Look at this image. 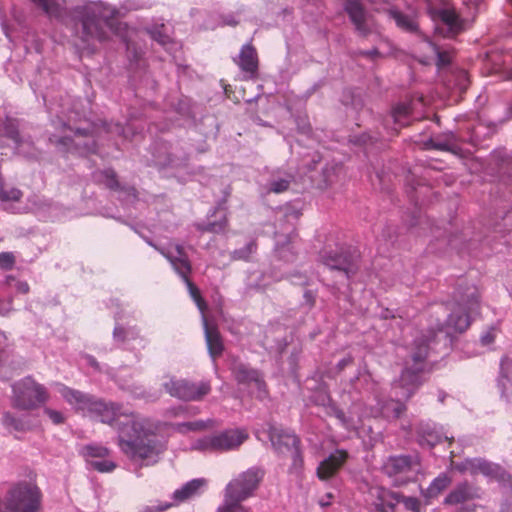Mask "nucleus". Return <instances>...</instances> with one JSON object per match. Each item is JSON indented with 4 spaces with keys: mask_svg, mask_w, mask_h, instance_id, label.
Instances as JSON below:
<instances>
[{
    "mask_svg": "<svg viewBox=\"0 0 512 512\" xmlns=\"http://www.w3.org/2000/svg\"><path fill=\"white\" fill-rule=\"evenodd\" d=\"M81 453L86 458V461L89 464V461L92 459H100L107 457L109 454V450L102 445L89 444L82 448Z\"/></svg>",
    "mask_w": 512,
    "mask_h": 512,
    "instance_id": "nucleus-31",
    "label": "nucleus"
},
{
    "mask_svg": "<svg viewBox=\"0 0 512 512\" xmlns=\"http://www.w3.org/2000/svg\"><path fill=\"white\" fill-rule=\"evenodd\" d=\"M224 90H225L226 94L230 93V90H228V87H225Z\"/></svg>",
    "mask_w": 512,
    "mask_h": 512,
    "instance_id": "nucleus-64",
    "label": "nucleus"
},
{
    "mask_svg": "<svg viewBox=\"0 0 512 512\" xmlns=\"http://www.w3.org/2000/svg\"><path fill=\"white\" fill-rule=\"evenodd\" d=\"M15 264V256L12 252L0 253V269L10 270Z\"/></svg>",
    "mask_w": 512,
    "mask_h": 512,
    "instance_id": "nucleus-44",
    "label": "nucleus"
},
{
    "mask_svg": "<svg viewBox=\"0 0 512 512\" xmlns=\"http://www.w3.org/2000/svg\"><path fill=\"white\" fill-rule=\"evenodd\" d=\"M130 392L136 398H146L145 391L140 387H135V388L131 389Z\"/></svg>",
    "mask_w": 512,
    "mask_h": 512,
    "instance_id": "nucleus-58",
    "label": "nucleus"
},
{
    "mask_svg": "<svg viewBox=\"0 0 512 512\" xmlns=\"http://www.w3.org/2000/svg\"><path fill=\"white\" fill-rule=\"evenodd\" d=\"M163 387L172 396L187 401L192 398V387L188 381L175 377L163 382Z\"/></svg>",
    "mask_w": 512,
    "mask_h": 512,
    "instance_id": "nucleus-27",
    "label": "nucleus"
},
{
    "mask_svg": "<svg viewBox=\"0 0 512 512\" xmlns=\"http://www.w3.org/2000/svg\"><path fill=\"white\" fill-rule=\"evenodd\" d=\"M151 34V38L155 41H157L159 44L161 45H165L168 41V37L163 35L161 32L159 31H151L150 32Z\"/></svg>",
    "mask_w": 512,
    "mask_h": 512,
    "instance_id": "nucleus-52",
    "label": "nucleus"
},
{
    "mask_svg": "<svg viewBox=\"0 0 512 512\" xmlns=\"http://www.w3.org/2000/svg\"><path fill=\"white\" fill-rule=\"evenodd\" d=\"M30 1L49 17L56 18L64 24L79 23V49L92 52L96 49V43H103L110 39V35H115L126 44L131 60L138 61L144 54L142 48L136 47L131 39L127 26L117 21V18L124 17L127 12L139 9V5L133 1H125L117 9L102 1L83 0L69 10L63 7L60 0Z\"/></svg>",
    "mask_w": 512,
    "mask_h": 512,
    "instance_id": "nucleus-2",
    "label": "nucleus"
},
{
    "mask_svg": "<svg viewBox=\"0 0 512 512\" xmlns=\"http://www.w3.org/2000/svg\"><path fill=\"white\" fill-rule=\"evenodd\" d=\"M400 502H402L405 508L411 512H421V502L416 497H406L402 494Z\"/></svg>",
    "mask_w": 512,
    "mask_h": 512,
    "instance_id": "nucleus-42",
    "label": "nucleus"
},
{
    "mask_svg": "<svg viewBox=\"0 0 512 512\" xmlns=\"http://www.w3.org/2000/svg\"><path fill=\"white\" fill-rule=\"evenodd\" d=\"M410 114L411 107L409 104L406 103H400L396 105L392 111V117L394 119V122L402 126L405 125V123L402 120L406 119Z\"/></svg>",
    "mask_w": 512,
    "mask_h": 512,
    "instance_id": "nucleus-35",
    "label": "nucleus"
},
{
    "mask_svg": "<svg viewBox=\"0 0 512 512\" xmlns=\"http://www.w3.org/2000/svg\"><path fill=\"white\" fill-rule=\"evenodd\" d=\"M194 304L200 311L208 352L213 359L220 357L224 350V344L218 325L211 315L206 301L201 296L200 290L194 285Z\"/></svg>",
    "mask_w": 512,
    "mask_h": 512,
    "instance_id": "nucleus-7",
    "label": "nucleus"
},
{
    "mask_svg": "<svg viewBox=\"0 0 512 512\" xmlns=\"http://www.w3.org/2000/svg\"><path fill=\"white\" fill-rule=\"evenodd\" d=\"M344 10L354 25L356 32L360 36L367 37L371 34V17L367 13L365 7L360 3V1L346 0L344 3Z\"/></svg>",
    "mask_w": 512,
    "mask_h": 512,
    "instance_id": "nucleus-18",
    "label": "nucleus"
},
{
    "mask_svg": "<svg viewBox=\"0 0 512 512\" xmlns=\"http://www.w3.org/2000/svg\"><path fill=\"white\" fill-rule=\"evenodd\" d=\"M479 497V489L467 481L456 485L444 499L446 505H458Z\"/></svg>",
    "mask_w": 512,
    "mask_h": 512,
    "instance_id": "nucleus-24",
    "label": "nucleus"
},
{
    "mask_svg": "<svg viewBox=\"0 0 512 512\" xmlns=\"http://www.w3.org/2000/svg\"><path fill=\"white\" fill-rule=\"evenodd\" d=\"M219 426V422L214 419H208L206 421H194L193 427L194 431H202V430H210Z\"/></svg>",
    "mask_w": 512,
    "mask_h": 512,
    "instance_id": "nucleus-45",
    "label": "nucleus"
},
{
    "mask_svg": "<svg viewBox=\"0 0 512 512\" xmlns=\"http://www.w3.org/2000/svg\"><path fill=\"white\" fill-rule=\"evenodd\" d=\"M290 179H276L269 183L268 192L282 193L290 187Z\"/></svg>",
    "mask_w": 512,
    "mask_h": 512,
    "instance_id": "nucleus-39",
    "label": "nucleus"
},
{
    "mask_svg": "<svg viewBox=\"0 0 512 512\" xmlns=\"http://www.w3.org/2000/svg\"><path fill=\"white\" fill-rule=\"evenodd\" d=\"M418 468V457L410 455L390 456L383 465L384 473L393 479L396 487L406 485L411 480L409 474L416 472Z\"/></svg>",
    "mask_w": 512,
    "mask_h": 512,
    "instance_id": "nucleus-10",
    "label": "nucleus"
},
{
    "mask_svg": "<svg viewBox=\"0 0 512 512\" xmlns=\"http://www.w3.org/2000/svg\"><path fill=\"white\" fill-rule=\"evenodd\" d=\"M386 14L389 19L393 20L400 30L406 33H418L419 32V24L416 20V17L410 14H406L400 11L397 7H391L387 9Z\"/></svg>",
    "mask_w": 512,
    "mask_h": 512,
    "instance_id": "nucleus-25",
    "label": "nucleus"
},
{
    "mask_svg": "<svg viewBox=\"0 0 512 512\" xmlns=\"http://www.w3.org/2000/svg\"><path fill=\"white\" fill-rule=\"evenodd\" d=\"M207 487V480L204 478L194 479V495Z\"/></svg>",
    "mask_w": 512,
    "mask_h": 512,
    "instance_id": "nucleus-55",
    "label": "nucleus"
},
{
    "mask_svg": "<svg viewBox=\"0 0 512 512\" xmlns=\"http://www.w3.org/2000/svg\"><path fill=\"white\" fill-rule=\"evenodd\" d=\"M304 298L310 304V306L314 305V303H315V295L311 291H306L304 293Z\"/></svg>",
    "mask_w": 512,
    "mask_h": 512,
    "instance_id": "nucleus-59",
    "label": "nucleus"
},
{
    "mask_svg": "<svg viewBox=\"0 0 512 512\" xmlns=\"http://www.w3.org/2000/svg\"><path fill=\"white\" fill-rule=\"evenodd\" d=\"M44 413L48 416V418L51 420V422L55 425L62 424L65 421V416L60 411L53 410L51 408H45Z\"/></svg>",
    "mask_w": 512,
    "mask_h": 512,
    "instance_id": "nucleus-46",
    "label": "nucleus"
},
{
    "mask_svg": "<svg viewBox=\"0 0 512 512\" xmlns=\"http://www.w3.org/2000/svg\"><path fill=\"white\" fill-rule=\"evenodd\" d=\"M478 474H482L498 481H504L507 476L505 470L501 466L484 459L475 458L473 459L472 475Z\"/></svg>",
    "mask_w": 512,
    "mask_h": 512,
    "instance_id": "nucleus-26",
    "label": "nucleus"
},
{
    "mask_svg": "<svg viewBox=\"0 0 512 512\" xmlns=\"http://www.w3.org/2000/svg\"><path fill=\"white\" fill-rule=\"evenodd\" d=\"M494 339H495V330L494 329H490L488 332H486L481 337V342L484 345H489V344L494 342Z\"/></svg>",
    "mask_w": 512,
    "mask_h": 512,
    "instance_id": "nucleus-53",
    "label": "nucleus"
},
{
    "mask_svg": "<svg viewBox=\"0 0 512 512\" xmlns=\"http://www.w3.org/2000/svg\"><path fill=\"white\" fill-rule=\"evenodd\" d=\"M82 360H83V362H84L85 364H87V365L91 366V367H92V368H94L95 370L100 369V368H99V364H98V362L96 361V359H95L93 356H91V355H84V356L82 357Z\"/></svg>",
    "mask_w": 512,
    "mask_h": 512,
    "instance_id": "nucleus-56",
    "label": "nucleus"
},
{
    "mask_svg": "<svg viewBox=\"0 0 512 512\" xmlns=\"http://www.w3.org/2000/svg\"><path fill=\"white\" fill-rule=\"evenodd\" d=\"M256 249V241H250L244 248L235 250L232 254V258L234 260H248L250 256L256 251Z\"/></svg>",
    "mask_w": 512,
    "mask_h": 512,
    "instance_id": "nucleus-36",
    "label": "nucleus"
},
{
    "mask_svg": "<svg viewBox=\"0 0 512 512\" xmlns=\"http://www.w3.org/2000/svg\"><path fill=\"white\" fill-rule=\"evenodd\" d=\"M392 405H393V408H392L393 416L395 418H399L406 411L405 404H403L401 402H398V401L397 402H392Z\"/></svg>",
    "mask_w": 512,
    "mask_h": 512,
    "instance_id": "nucleus-51",
    "label": "nucleus"
},
{
    "mask_svg": "<svg viewBox=\"0 0 512 512\" xmlns=\"http://www.w3.org/2000/svg\"><path fill=\"white\" fill-rule=\"evenodd\" d=\"M451 482V478L447 474L442 473L431 482L429 487L423 493V496L425 498H436L451 484Z\"/></svg>",
    "mask_w": 512,
    "mask_h": 512,
    "instance_id": "nucleus-29",
    "label": "nucleus"
},
{
    "mask_svg": "<svg viewBox=\"0 0 512 512\" xmlns=\"http://www.w3.org/2000/svg\"><path fill=\"white\" fill-rule=\"evenodd\" d=\"M224 90H225L226 94L230 93V90H228V87H225Z\"/></svg>",
    "mask_w": 512,
    "mask_h": 512,
    "instance_id": "nucleus-63",
    "label": "nucleus"
},
{
    "mask_svg": "<svg viewBox=\"0 0 512 512\" xmlns=\"http://www.w3.org/2000/svg\"><path fill=\"white\" fill-rule=\"evenodd\" d=\"M235 64L244 73L246 80H254L259 75V57L256 48L251 42L244 44L237 58L234 59Z\"/></svg>",
    "mask_w": 512,
    "mask_h": 512,
    "instance_id": "nucleus-19",
    "label": "nucleus"
},
{
    "mask_svg": "<svg viewBox=\"0 0 512 512\" xmlns=\"http://www.w3.org/2000/svg\"><path fill=\"white\" fill-rule=\"evenodd\" d=\"M231 371L238 384L255 385L258 399L262 400L268 396L267 384L257 369L242 362H234Z\"/></svg>",
    "mask_w": 512,
    "mask_h": 512,
    "instance_id": "nucleus-16",
    "label": "nucleus"
},
{
    "mask_svg": "<svg viewBox=\"0 0 512 512\" xmlns=\"http://www.w3.org/2000/svg\"><path fill=\"white\" fill-rule=\"evenodd\" d=\"M113 339L127 349L135 351L144 349L148 344V340L140 334V330L136 326L122 327L117 324L113 330Z\"/></svg>",
    "mask_w": 512,
    "mask_h": 512,
    "instance_id": "nucleus-20",
    "label": "nucleus"
},
{
    "mask_svg": "<svg viewBox=\"0 0 512 512\" xmlns=\"http://www.w3.org/2000/svg\"><path fill=\"white\" fill-rule=\"evenodd\" d=\"M211 391V384L209 381H201L194 387V401L202 400Z\"/></svg>",
    "mask_w": 512,
    "mask_h": 512,
    "instance_id": "nucleus-41",
    "label": "nucleus"
},
{
    "mask_svg": "<svg viewBox=\"0 0 512 512\" xmlns=\"http://www.w3.org/2000/svg\"><path fill=\"white\" fill-rule=\"evenodd\" d=\"M427 146L429 148L439 150V151H449L450 145L447 142H439L435 140H431L429 143H427Z\"/></svg>",
    "mask_w": 512,
    "mask_h": 512,
    "instance_id": "nucleus-49",
    "label": "nucleus"
},
{
    "mask_svg": "<svg viewBox=\"0 0 512 512\" xmlns=\"http://www.w3.org/2000/svg\"><path fill=\"white\" fill-rule=\"evenodd\" d=\"M55 128L60 127L63 135L53 134L49 137V141L62 152H75L80 155L96 152V144L92 137L85 134V130L76 129L75 131L68 126L62 119L53 121Z\"/></svg>",
    "mask_w": 512,
    "mask_h": 512,
    "instance_id": "nucleus-4",
    "label": "nucleus"
},
{
    "mask_svg": "<svg viewBox=\"0 0 512 512\" xmlns=\"http://www.w3.org/2000/svg\"><path fill=\"white\" fill-rule=\"evenodd\" d=\"M246 499L225 498L217 512H251V508L242 505Z\"/></svg>",
    "mask_w": 512,
    "mask_h": 512,
    "instance_id": "nucleus-32",
    "label": "nucleus"
},
{
    "mask_svg": "<svg viewBox=\"0 0 512 512\" xmlns=\"http://www.w3.org/2000/svg\"><path fill=\"white\" fill-rule=\"evenodd\" d=\"M27 210L43 221H62L72 217L70 209L38 196L28 200Z\"/></svg>",
    "mask_w": 512,
    "mask_h": 512,
    "instance_id": "nucleus-13",
    "label": "nucleus"
},
{
    "mask_svg": "<svg viewBox=\"0 0 512 512\" xmlns=\"http://www.w3.org/2000/svg\"><path fill=\"white\" fill-rule=\"evenodd\" d=\"M361 54L363 56L371 58V59H375L377 57H381V53L379 52V50L377 48H373V49L368 50V51H363V52H361Z\"/></svg>",
    "mask_w": 512,
    "mask_h": 512,
    "instance_id": "nucleus-57",
    "label": "nucleus"
},
{
    "mask_svg": "<svg viewBox=\"0 0 512 512\" xmlns=\"http://www.w3.org/2000/svg\"><path fill=\"white\" fill-rule=\"evenodd\" d=\"M0 137L5 138L11 145L15 152L27 158L36 156L31 137L24 132H19L18 123L15 120L7 119L0 127Z\"/></svg>",
    "mask_w": 512,
    "mask_h": 512,
    "instance_id": "nucleus-12",
    "label": "nucleus"
},
{
    "mask_svg": "<svg viewBox=\"0 0 512 512\" xmlns=\"http://www.w3.org/2000/svg\"><path fill=\"white\" fill-rule=\"evenodd\" d=\"M159 251L169 260L175 272L185 282L187 291L192 297L191 265L184 247L175 244L168 249H160Z\"/></svg>",
    "mask_w": 512,
    "mask_h": 512,
    "instance_id": "nucleus-14",
    "label": "nucleus"
},
{
    "mask_svg": "<svg viewBox=\"0 0 512 512\" xmlns=\"http://www.w3.org/2000/svg\"><path fill=\"white\" fill-rule=\"evenodd\" d=\"M248 434L241 429H229L221 433L199 438L194 444V449L229 451L237 449L246 439Z\"/></svg>",
    "mask_w": 512,
    "mask_h": 512,
    "instance_id": "nucleus-9",
    "label": "nucleus"
},
{
    "mask_svg": "<svg viewBox=\"0 0 512 512\" xmlns=\"http://www.w3.org/2000/svg\"><path fill=\"white\" fill-rule=\"evenodd\" d=\"M95 179L103 182L110 189H118L119 183L116 179V174L111 169L99 171L94 175Z\"/></svg>",
    "mask_w": 512,
    "mask_h": 512,
    "instance_id": "nucleus-33",
    "label": "nucleus"
},
{
    "mask_svg": "<svg viewBox=\"0 0 512 512\" xmlns=\"http://www.w3.org/2000/svg\"><path fill=\"white\" fill-rule=\"evenodd\" d=\"M455 468L461 473H469L472 475L473 459H466L461 463L455 464Z\"/></svg>",
    "mask_w": 512,
    "mask_h": 512,
    "instance_id": "nucleus-48",
    "label": "nucleus"
},
{
    "mask_svg": "<svg viewBox=\"0 0 512 512\" xmlns=\"http://www.w3.org/2000/svg\"><path fill=\"white\" fill-rule=\"evenodd\" d=\"M1 422L9 432H22L29 429L26 422L14 417L10 412H5L2 415Z\"/></svg>",
    "mask_w": 512,
    "mask_h": 512,
    "instance_id": "nucleus-30",
    "label": "nucleus"
},
{
    "mask_svg": "<svg viewBox=\"0 0 512 512\" xmlns=\"http://www.w3.org/2000/svg\"><path fill=\"white\" fill-rule=\"evenodd\" d=\"M4 284L13 287L18 293L25 294L29 291V285L27 282L16 280L13 276H7Z\"/></svg>",
    "mask_w": 512,
    "mask_h": 512,
    "instance_id": "nucleus-40",
    "label": "nucleus"
},
{
    "mask_svg": "<svg viewBox=\"0 0 512 512\" xmlns=\"http://www.w3.org/2000/svg\"><path fill=\"white\" fill-rule=\"evenodd\" d=\"M256 249V241H250L244 248L235 250L232 254V258L234 260H248L250 256L256 251Z\"/></svg>",
    "mask_w": 512,
    "mask_h": 512,
    "instance_id": "nucleus-37",
    "label": "nucleus"
},
{
    "mask_svg": "<svg viewBox=\"0 0 512 512\" xmlns=\"http://www.w3.org/2000/svg\"><path fill=\"white\" fill-rule=\"evenodd\" d=\"M192 496V480L186 482L181 488L174 491L172 501L156 500L146 505L140 512H163L171 507L178 506Z\"/></svg>",
    "mask_w": 512,
    "mask_h": 512,
    "instance_id": "nucleus-21",
    "label": "nucleus"
},
{
    "mask_svg": "<svg viewBox=\"0 0 512 512\" xmlns=\"http://www.w3.org/2000/svg\"><path fill=\"white\" fill-rule=\"evenodd\" d=\"M41 505V493L31 483H18L6 495L5 506L10 512H38Z\"/></svg>",
    "mask_w": 512,
    "mask_h": 512,
    "instance_id": "nucleus-5",
    "label": "nucleus"
},
{
    "mask_svg": "<svg viewBox=\"0 0 512 512\" xmlns=\"http://www.w3.org/2000/svg\"><path fill=\"white\" fill-rule=\"evenodd\" d=\"M12 392L13 406L21 410L36 408L48 400L46 389L30 377L14 383Z\"/></svg>",
    "mask_w": 512,
    "mask_h": 512,
    "instance_id": "nucleus-8",
    "label": "nucleus"
},
{
    "mask_svg": "<svg viewBox=\"0 0 512 512\" xmlns=\"http://www.w3.org/2000/svg\"><path fill=\"white\" fill-rule=\"evenodd\" d=\"M320 504H321L322 506H326V505H328V504H329V502H322V501H321V502H320Z\"/></svg>",
    "mask_w": 512,
    "mask_h": 512,
    "instance_id": "nucleus-62",
    "label": "nucleus"
},
{
    "mask_svg": "<svg viewBox=\"0 0 512 512\" xmlns=\"http://www.w3.org/2000/svg\"><path fill=\"white\" fill-rule=\"evenodd\" d=\"M320 261L330 270L342 272L348 280L357 272L355 257L346 251H326L320 255Z\"/></svg>",
    "mask_w": 512,
    "mask_h": 512,
    "instance_id": "nucleus-15",
    "label": "nucleus"
},
{
    "mask_svg": "<svg viewBox=\"0 0 512 512\" xmlns=\"http://www.w3.org/2000/svg\"><path fill=\"white\" fill-rule=\"evenodd\" d=\"M479 292L475 287H468L465 293L457 292L455 301L447 307L438 309L444 313L450 310L445 321L439 317V311L431 315V321L428 327V335H423L424 339L415 340V351L411 355V360L407 361L395 384V389H399L401 398L408 400L426 381V358L428 356V343L436 336L438 332L443 331L444 327L451 328L455 332H464L471 324L472 315L478 313L480 308Z\"/></svg>",
    "mask_w": 512,
    "mask_h": 512,
    "instance_id": "nucleus-3",
    "label": "nucleus"
},
{
    "mask_svg": "<svg viewBox=\"0 0 512 512\" xmlns=\"http://www.w3.org/2000/svg\"><path fill=\"white\" fill-rule=\"evenodd\" d=\"M230 193H231V189H230V187H227L224 191V198H223L222 203H220V206L227 201L228 197L230 196Z\"/></svg>",
    "mask_w": 512,
    "mask_h": 512,
    "instance_id": "nucleus-60",
    "label": "nucleus"
},
{
    "mask_svg": "<svg viewBox=\"0 0 512 512\" xmlns=\"http://www.w3.org/2000/svg\"><path fill=\"white\" fill-rule=\"evenodd\" d=\"M370 493L374 497V506L378 512H395V506L402 497L401 493L381 486L371 488Z\"/></svg>",
    "mask_w": 512,
    "mask_h": 512,
    "instance_id": "nucleus-23",
    "label": "nucleus"
},
{
    "mask_svg": "<svg viewBox=\"0 0 512 512\" xmlns=\"http://www.w3.org/2000/svg\"><path fill=\"white\" fill-rule=\"evenodd\" d=\"M105 127L109 133L123 135L125 138H128L129 135L132 133L133 124L129 122L126 124V126H123L120 123H111L105 124Z\"/></svg>",
    "mask_w": 512,
    "mask_h": 512,
    "instance_id": "nucleus-38",
    "label": "nucleus"
},
{
    "mask_svg": "<svg viewBox=\"0 0 512 512\" xmlns=\"http://www.w3.org/2000/svg\"><path fill=\"white\" fill-rule=\"evenodd\" d=\"M57 391L77 412L115 428L118 446L130 460L145 466L159 460L166 448L161 422L138 414L122 404L103 402L63 384L57 385Z\"/></svg>",
    "mask_w": 512,
    "mask_h": 512,
    "instance_id": "nucleus-1",
    "label": "nucleus"
},
{
    "mask_svg": "<svg viewBox=\"0 0 512 512\" xmlns=\"http://www.w3.org/2000/svg\"><path fill=\"white\" fill-rule=\"evenodd\" d=\"M438 17L448 28L446 37H454L462 31L461 20L454 10L442 9L438 12Z\"/></svg>",
    "mask_w": 512,
    "mask_h": 512,
    "instance_id": "nucleus-28",
    "label": "nucleus"
},
{
    "mask_svg": "<svg viewBox=\"0 0 512 512\" xmlns=\"http://www.w3.org/2000/svg\"><path fill=\"white\" fill-rule=\"evenodd\" d=\"M119 198L127 203H133L136 199V190L133 187L123 188L119 191Z\"/></svg>",
    "mask_w": 512,
    "mask_h": 512,
    "instance_id": "nucleus-47",
    "label": "nucleus"
},
{
    "mask_svg": "<svg viewBox=\"0 0 512 512\" xmlns=\"http://www.w3.org/2000/svg\"><path fill=\"white\" fill-rule=\"evenodd\" d=\"M13 311L12 300L1 301L0 300V315L8 316Z\"/></svg>",
    "mask_w": 512,
    "mask_h": 512,
    "instance_id": "nucleus-50",
    "label": "nucleus"
},
{
    "mask_svg": "<svg viewBox=\"0 0 512 512\" xmlns=\"http://www.w3.org/2000/svg\"><path fill=\"white\" fill-rule=\"evenodd\" d=\"M89 466L94 470H97L102 473L112 472L116 468L115 462L110 459H107L106 457L90 460Z\"/></svg>",
    "mask_w": 512,
    "mask_h": 512,
    "instance_id": "nucleus-34",
    "label": "nucleus"
},
{
    "mask_svg": "<svg viewBox=\"0 0 512 512\" xmlns=\"http://www.w3.org/2000/svg\"><path fill=\"white\" fill-rule=\"evenodd\" d=\"M353 363V357L352 356H347L343 359H341L338 363H337V369L339 372L343 371L347 366L351 365Z\"/></svg>",
    "mask_w": 512,
    "mask_h": 512,
    "instance_id": "nucleus-54",
    "label": "nucleus"
},
{
    "mask_svg": "<svg viewBox=\"0 0 512 512\" xmlns=\"http://www.w3.org/2000/svg\"><path fill=\"white\" fill-rule=\"evenodd\" d=\"M265 476V470L260 467H250L239 473L228 482L224 489L225 498L249 499L260 487Z\"/></svg>",
    "mask_w": 512,
    "mask_h": 512,
    "instance_id": "nucleus-6",
    "label": "nucleus"
},
{
    "mask_svg": "<svg viewBox=\"0 0 512 512\" xmlns=\"http://www.w3.org/2000/svg\"><path fill=\"white\" fill-rule=\"evenodd\" d=\"M184 426L187 427L188 429H191L192 427L190 423H185Z\"/></svg>",
    "mask_w": 512,
    "mask_h": 512,
    "instance_id": "nucleus-61",
    "label": "nucleus"
},
{
    "mask_svg": "<svg viewBox=\"0 0 512 512\" xmlns=\"http://www.w3.org/2000/svg\"><path fill=\"white\" fill-rule=\"evenodd\" d=\"M269 439L275 451L279 454H290L293 458L294 466L302 464L301 453L299 449L298 437L289 431L270 425L268 429Z\"/></svg>",
    "mask_w": 512,
    "mask_h": 512,
    "instance_id": "nucleus-11",
    "label": "nucleus"
},
{
    "mask_svg": "<svg viewBox=\"0 0 512 512\" xmlns=\"http://www.w3.org/2000/svg\"><path fill=\"white\" fill-rule=\"evenodd\" d=\"M348 459V453L345 450H336L326 459L320 462L317 468V476L320 480H328L334 477Z\"/></svg>",
    "mask_w": 512,
    "mask_h": 512,
    "instance_id": "nucleus-22",
    "label": "nucleus"
},
{
    "mask_svg": "<svg viewBox=\"0 0 512 512\" xmlns=\"http://www.w3.org/2000/svg\"><path fill=\"white\" fill-rule=\"evenodd\" d=\"M13 24L2 22V29L6 37L11 41L22 40L24 42L27 51L34 49L36 52H40L41 46L38 41L34 40V34H32L27 27L24 25L23 20L13 13Z\"/></svg>",
    "mask_w": 512,
    "mask_h": 512,
    "instance_id": "nucleus-17",
    "label": "nucleus"
},
{
    "mask_svg": "<svg viewBox=\"0 0 512 512\" xmlns=\"http://www.w3.org/2000/svg\"><path fill=\"white\" fill-rule=\"evenodd\" d=\"M437 55V66L444 67L450 64L451 57L447 51H441L435 44H430Z\"/></svg>",
    "mask_w": 512,
    "mask_h": 512,
    "instance_id": "nucleus-43",
    "label": "nucleus"
}]
</instances>
